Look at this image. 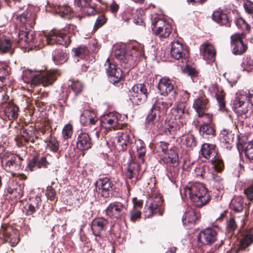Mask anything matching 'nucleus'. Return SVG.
Masks as SVG:
<instances>
[{
	"instance_id": "obj_1",
	"label": "nucleus",
	"mask_w": 253,
	"mask_h": 253,
	"mask_svg": "<svg viewBox=\"0 0 253 253\" xmlns=\"http://www.w3.org/2000/svg\"><path fill=\"white\" fill-rule=\"evenodd\" d=\"M16 20L21 25L18 35V43L20 46H36L34 32L32 30L35 24L36 15L29 10L21 14H17Z\"/></svg>"
},
{
	"instance_id": "obj_2",
	"label": "nucleus",
	"mask_w": 253,
	"mask_h": 253,
	"mask_svg": "<svg viewBox=\"0 0 253 253\" xmlns=\"http://www.w3.org/2000/svg\"><path fill=\"white\" fill-rule=\"evenodd\" d=\"M183 194L189 197L197 207L201 208L211 200L208 189L200 183H189L183 188Z\"/></svg>"
},
{
	"instance_id": "obj_3",
	"label": "nucleus",
	"mask_w": 253,
	"mask_h": 253,
	"mask_svg": "<svg viewBox=\"0 0 253 253\" xmlns=\"http://www.w3.org/2000/svg\"><path fill=\"white\" fill-rule=\"evenodd\" d=\"M77 27L73 24H69L61 30L53 29L46 35V40L48 44L54 43L61 44L67 47L71 42V37L75 35Z\"/></svg>"
},
{
	"instance_id": "obj_4",
	"label": "nucleus",
	"mask_w": 253,
	"mask_h": 253,
	"mask_svg": "<svg viewBox=\"0 0 253 253\" xmlns=\"http://www.w3.org/2000/svg\"><path fill=\"white\" fill-rule=\"evenodd\" d=\"M200 155L210 161L216 171L221 172L223 170L224 163L215 144L204 143L201 148Z\"/></svg>"
},
{
	"instance_id": "obj_5",
	"label": "nucleus",
	"mask_w": 253,
	"mask_h": 253,
	"mask_svg": "<svg viewBox=\"0 0 253 253\" xmlns=\"http://www.w3.org/2000/svg\"><path fill=\"white\" fill-rule=\"evenodd\" d=\"M37 131L35 126H26L22 127L19 133L17 135L14 140L16 142V146L19 148H22V151L26 154L27 152L28 145L30 142L35 146L39 145V143H36L35 139H38L39 138L36 136Z\"/></svg>"
},
{
	"instance_id": "obj_6",
	"label": "nucleus",
	"mask_w": 253,
	"mask_h": 253,
	"mask_svg": "<svg viewBox=\"0 0 253 253\" xmlns=\"http://www.w3.org/2000/svg\"><path fill=\"white\" fill-rule=\"evenodd\" d=\"M1 167L13 176L16 175L15 171L23 169L24 159L19 155L10 152H5L0 156Z\"/></svg>"
},
{
	"instance_id": "obj_7",
	"label": "nucleus",
	"mask_w": 253,
	"mask_h": 253,
	"mask_svg": "<svg viewBox=\"0 0 253 253\" xmlns=\"http://www.w3.org/2000/svg\"><path fill=\"white\" fill-rule=\"evenodd\" d=\"M236 95L233 101L232 108L238 116L245 114L249 111V103L253 106V90H249L248 93L241 92Z\"/></svg>"
},
{
	"instance_id": "obj_8",
	"label": "nucleus",
	"mask_w": 253,
	"mask_h": 253,
	"mask_svg": "<svg viewBox=\"0 0 253 253\" xmlns=\"http://www.w3.org/2000/svg\"><path fill=\"white\" fill-rule=\"evenodd\" d=\"M115 56L122 67L129 69L135 65L138 53L134 48L126 50L125 47H121L115 49Z\"/></svg>"
},
{
	"instance_id": "obj_9",
	"label": "nucleus",
	"mask_w": 253,
	"mask_h": 253,
	"mask_svg": "<svg viewBox=\"0 0 253 253\" xmlns=\"http://www.w3.org/2000/svg\"><path fill=\"white\" fill-rule=\"evenodd\" d=\"M9 96L4 92L0 91V107L3 109V119L13 121L16 120L19 116V108L13 102L10 101Z\"/></svg>"
},
{
	"instance_id": "obj_10",
	"label": "nucleus",
	"mask_w": 253,
	"mask_h": 253,
	"mask_svg": "<svg viewBox=\"0 0 253 253\" xmlns=\"http://www.w3.org/2000/svg\"><path fill=\"white\" fill-rule=\"evenodd\" d=\"M151 30L154 35L162 40L169 37L172 27L171 24L165 19L155 17L152 22Z\"/></svg>"
},
{
	"instance_id": "obj_11",
	"label": "nucleus",
	"mask_w": 253,
	"mask_h": 253,
	"mask_svg": "<svg viewBox=\"0 0 253 253\" xmlns=\"http://www.w3.org/2000/svg\"><path fill=\"white\" fill-rule=\"evenodd\" d=\"M105 70L110 83L118 87L122 86L125 75L123 72L113 62L107 59L105 64Z\"/></svg>"
},
{
	"instance_id": "obj_12",
	"label": "nucleus",
	"mask_w": 253,
	"mask_h": 253,
	"mask_svg": "<svg viewBox=\"0 0 253 253\" xmlns=\"http://www.w3.org/2000/svg\"><path fill=\"white\" fill-rule=\"evenodd\" d=\"M126 202L115 201L111 203L105 210V214L113 219H124L127 210Z\"/></svg>"
},
{
	"instance_id": "obj_13",
	"label": "nucleus",
	"mask_w": 253,
	"mask_h": 253,
	"mask_svg": "<svg viewBox=\"0 0 253 253\" xmlns=\"http://www.w3.org/2000/svg\"><path fill=\"white\" fill-rule=\"evenodd\" d=\"M148 94L146 85L138 84L133 85L129 90V99L133 105H140L146 101Z\"/></svg>"
},
{
	"instance_id": "obj_14",
	"label": "nucleus",
	"mask_w": 253,
	"mask_h": 253,
	"mask_svg": "<svg viewBox=\"0 0 253 253\" xmlns=\"http://www.w3.org/2000/svg\"><path fill=\"white\" fill-rule=\"evenodd\" d=\"M95 187L97 189L98 193L104 198H108L110 194L115 191V184L108 177L104 175H100L99 178L94 183Z\"/></svg>"
},
{
	"instance_id": "obj_15",
	"label": "nucleus",
	"mask_w": 253,
	"mask_h": 253,
	"mask_svg": "<svg viewBox=\"0 0 253 253\" xmlns=\"http://www.w3.org/2000/svg\"><path fill=\"white\" fill-rule=\"evenodd\" d=\"M116 138V145L119 151L126 150L128 146L133 147V142L136 140L131 130L129 129L122 130L118 132Z\"/></svg>"
},
{
	"instance_id": "obj_16",
	"label": "nucleus",
	"mask_w": 253,
	"mask_h": 253,
	"mask_svg": "<svg viewBox=\"0 0 253 253\" xmlns=\"http://www.w3.org/2000/svg\"><path fill=\"white\" fill-rule=\"evenodd\" d=\"M18 230L9 224H2L0 229V238L8 242L12 247L15 246L19 241Z\"/></svg>"
},
{
	"instance_id": "obj_17",
	"label": "nucleus",
	"mask_w": 253,
	"mask_h": 253,
	"mask_svg": "<svg viewBox=\"0 0 253 253\" xmlns=\"http://www.w3.org/2000/svg\"><path fill=\"white\" fill-rule=\"evenodd\" d=\"M60 75V72L57 70H50L45 72L37 74L33 79L34 85H38L42 84L43 86H47L52 85Z\"/></svg>"
},
{
	"instance_id": "obj_18",
	"label": "nucleus",
	"mask_w": 253,
	"mask_h": 253,
	"mask_svg": "<svg viewBox=\"0 0 253 253\" xmlns=\"http://www.w3.org/2000/svg\"><path fill=\"white\" fill-rule=\"evenodd\" d=\"M158 88L161 94L164 96H167L170 93H172L173 99H175L178 94L177 91V86L175 85L174 81L166 77L159 80Z\"/></svg>"
},
{
	"instance_id": "obj_19",
	"label": "nucleus",
	"mask_w": 253,
	"mask_h": 253,
	"mask_svg": "<svg viewBox=\"0 0 253 253\" xmlns=\"http://www.w3.org/2000/svg\"><path fill=\"white\" fill-rule=\"evenodd\" d=\"M217 232L212 228H207L202 230L197 236L198 245L201 247L212 244L217 239Z\"/></svg>"
},
{
	"instance_id": "obj_20",
	"label": "nucleus",
	"mask_w": 253,
	"mask_h": 253,
	"mask_svg": "<svg viewBox=\"0 0 253 253\" xmlns=\"http://www.w3.org/2000/svg\"><path fill=\"white\" fill-rule=\"evenodd\" d=\"M245 37L244 33H235L231 36V43L235 55H241L246 51L248 46L244 43Z\"/></svg>"
},
{
	"instance_id": "obj_21",
	"label": "nucleus",
	"mask_w": 253,
	"mask_h": 253,
	"mask_svg": "<svg viewBox=\"0 0 253 253\" xmlns=\"http://www.w3.org/2000/svg\"><path fill=\"white\" fill-rule=\"evenodd\" d=\"M163 203L164 200L162 197H155L148 206L145 216L150 217L154 215H163L164 211Z\"/></svg>"
},
{
	"instance_id": "obj_22",
	"label": "nucleus",
	"mask_w": 253,
	"mask_h": 253,
	"mask_svg": "<svg viewBox=\"0 0 253 253\" xmlns=\"http://www.w3.org/2000/svg\"><path fill=\"white\" fill-rule=\"evenodd\" d=\"M170 55L176 59H186L188 56V50L187 47L177 41L171 43Z\"/></svg>"
},
{
	"instance_id": "obj_23",
	"label": "nucleus",
	"mask_w": 253,
	"mask_h": 253,
	"mask_svg": "<svg viewBox=\"0 0 253 253\" xmlns=\"http://www.w3.org/2000/svg\"><path fill=\"white\" fill-rule=\"evenodd\" d=\"M50 163L45 156L40 157L39 155H36L29 160L26 169L33 171L38 169H47Z\"/></svg>"
},
{
	"instance_id": "obj_24",
	"label": "nucleus",
	"mask_w": 253,
	"mask_h": 253,
	"mask_svg": "<svg viewBox=\"0 0 253 253\" xmlns=\"http://www.w3.org/2000/svg\"><path fill=\"white\" fill-rule=\"evenodd\" d=\"M200 212L190 208H187L183 215L182 221L184 226L188 228H192L196 223V222L200 220Z\"/></svg>"
},
{
	"instance_id": "obj_25",
	"label": "nucleus",
	"mask_w": 253,
	"mask_h": 253,
	"mask_svg": "<svg viewBox=\"0 0 253 253\" xmlns=\"http://www.w3.org/2000/svg\"><path fill=\"white\" fill-rule=\"evenodd\" d=\"M109 224L108 219L104 217L94 219L91 224V228L93 234L95 237H100L103 231H105Z\"/></svg>"
},
{
	"instance_id": "obj_26",
	"label": "nucleus",
	"mask_w": 253,
	"mask_h": 253,
	"mask_svg": "<svg viewBox=\"0 0 253 253\" xmlns=\"http://www.w3.org/2000/svg\"><path fill=\"white\" fill-rule=\"evenodd\" d=\"M209 100L204 95L195 99L193 102V107L198 113L199 117H202L204 112L209 108Z\"/></svg>"
},
{
	"instance_id": "obj_27",
	"label": "nucleus",
	"mask_w": 253,
	"mask_h": 253,
	"mask_svg": "<svg viewBox=\"0 0 253 253\" xmlns=\"http://www.w3.org/2000/svg\"><path fill=\"white\" fill-rule=\"evenodd\" d=\"M172 101L170 99L157 98L156 99L152 107L163 116L166 114L168 109L172 106Z\"/></svg>"
},
{
	"instance_id": "obj_28",
	"label": "nucleus",
	"mask_w": 253,
	"mask_h": 253,
	"mask_svg": "<svg viewBox=\"0 0 253 253\" xmlns=\"http://www.w3.org/2000/svg\"><path fill=\"white\" fill-rule=\"evenodd\" d=\"M92 142L90 135L86 132H81L77 137V147L82 151L91 148Z\"/></svg>"
},
{
	"instance_id": "obj_29",
	"label": "nucleus",
	"mask_w": 253,
	"mask_h": 253,
	"mask_svg": "<svg viewBox=\"0 0 253 253\" xmlns=\"http://www.w3.org/2000/svg\"><path fill=\"white\" fill-rule=\"evenodd\" d=\"M118 122L117 116L112 112H110L104 115L100 120V124L103 127L105 128H113L117 129V125Z\"/></svg>"
},
{
	"instance_id": "obj_30",
	"label": "nucleus",
	"mask_w": 253,
	"mask_h": 253,
	"mask_svg": "<svg viewBox=\"0 0 253 253\" xmlns=\"http://www.w3.org/2000/svg\"><path fill=\"white\" fill-rule=\"evenodd\" d=\"M42 200L39 196H36L30 199V202L24 207L25 213L27 215H32L36 212L41 208Z\"/></svg>"
},
{
	"instance_id": "obj_31",
	"label": "nucleus",
	"mask_w": 253,
	"mask_h": 253,
	"mask_svg": "<svg viewBox=\"0 0 253 253\" xmlns=\"http://www.w3.org/2000/svg\"><path fill=\"white\" fill-rule=\"evenodd\" d=\"M187 105L183 103H178L177 105L171 109V116L174 121H182L189 113L186 110Z\"/></svg>"
},
{
	"instance_id": "obj_32",
	"label": "nucleus",
	"mask_w": 253,
	"mask_h": 253,
	"mask_svg": "<svg viewBox=\"0 0 253 253\" xmlns=\"http://www.w3.org/2000/svg\"><path fill=\"white\" fill-rule=\"evenodd\" d=\"M97 121L96 114L93 111L85 110L80 117V122L84 126L94 125Z\"/></svg>"
},
{
	"instance_id": "obj_33",
	"label": "nucleus",
	"mask_w": 253,
	"mask_h": 253,
	"mask_svg": "<svg viewBox=\"0 0 253 253\" xmlns=\"http://www.w3.org/2000/svg\"><path fill=\"white\" fill-rule=\"evenodd\" d=\"M200 52L204 59L214 60L216 51L214 46L209 43H204L200 46Z\"/></svg>"
},
{
	"instance_id": "obj_34",
	"label": "nucleus",
	"mask_w": 253,
	"mask_h": 253,
	"mask_svg": "<svg viewBox=\"0 0 253 253\" xmlns=\"http://www.w3.org/2000/svg\"><path fill=\"white\" fill-rule=\"evenodd\" d=\"M54 10L61 18L66 20H70L74 16L73 10L68 4L55 6Z\"/></svg>"
},
{
	"instance_id": "obj_35",
	"label": "nucleus",
	"mask_w": 253,
	"mask_h": 253,
	"mask_svg": "<svg viewBox=\"0 0 253 253\" xmlns=\"http://www.w3.org/2000/svg\"><path fill=\"white\" fill-rule=\"evenodd\" d=\"M75 4L82 8H86V13L88 15H93L98 12L96 5L91 3V0H74Z\"/></svg>"
},
{
	"instance_id": "obj_36",
	"label": "nucleus",
	"mask_w": 253,
	"mask_h": 253,
	"mask_svg": "<svg viewBox=\"0 0 253 253\" xmlns=\"http://www.w3.org/2000/svg\"><path fill=\"white\" fill-rule=\"evenodd\" d=\"M162 116H163L162 114L152 107L146 118V123L148 125H154L157 127L161 126L160 122Z\"/></svg>"
},
{
	"instance_id": "obj_37",
	"label": "nucleus",
	"mask_w": 253,
	"mask_h": 253,
	"mask_svg": "<svg viewBox=\"0 0 253 253\" xmlns=\"http://www.w3.org/2000/svg\"><path fill=\"white\" fill-rule=\"evenodd\" d=\"M253 243V227L250 229V233L244 236L240 241L238 247L236 250L235 253H239L244 251Z\"/></svg>"
},
{
	"instance_id": "obj_38",
	"label": "nucleus",
	"mask_w": 253,
	"mask_h": 253,
	"mask_svg": "<svg viewBox=\"0 0 253 253\" xmlns=\"http://www.w3.org/2000/svg\"><path fill=\"white\" fill-rule=\"evenodd\" d=\"M213 21L220 24L225 25L226 27H230L231 22L227 15L221 10H216L212 15Z\"/></svg>"
},
{
	"instance_id": "obj_39",
	"label": "nucleus",
	"mask_w": 253,
	"mask_h": 253,
	"mask_svg": "<svg viewBox=\"0 0 253 253\" xmlns=\"http://www.w3.org/2000/svg\"><path fill=\"white\" fill-rule=\"evenodd\" d=\"M237 147L240 150H244L247 158L250 161H253V141L248 143H242L240 140L237 144Z\"/></svg>"
},
{
	"instance_id": "obj_40",
	"label": "nucleus",
	"mask_w": 253,
	"mask_h": 253,
	"mask_svg": "<svg viewBox=\"0 0 253 253\" xmlns=\"http://www.w3.org/2000/svg\"><path fill=\"white\" fill-rule=\"evenodd\" d=\"M199 132L203 137H209L215 135V128L214 124L209 123H203L199 128Z\"/></svg>"
},
{
	"instance_id": "obj_41",
	"label": "nucleus",
	"mask_w": 253,
	"mask_h": 253,
	"mask_svg": "<svg viewBox=\"0 0 253 253\" xmlns=\"http://www.w3.org/2000/svg\"><path fill=\"white\" fill-rule=\"evenodd\" d=\"M184 124L182 121H173L169 122L166 128V132H169L171 135H175L178 131H182Z\"/></svg>"
},
{
	"instance_id": "obj_42",
	"label": "nucleus",
	"mask_w": 253,
	"mask_h": 253,
	"mask_svg": "<svg viewBox=\"0 0 253 253\" xmlns=\"http://www.w3.org/2000/svg\"><path fill=\"white\" fill-rule=\"evenodd\" d=\"M10 68L5 63L0 62V89L6 85L7 78L9 75Z\"/></svg>"
},
{
	"instance_id": "obj_43",
	"label": "nucleus",
	"mask_w": 253,
	"mask_h": 253,
	"mask_svg": "<svg viewBox=\"0 0 253 253\" xmlns=\"http://www.w3.org/2000/svg\"><path fill=\"white\" fill-rule=\"evenodd\" d=\"M167 175L172 182H175L178 177L179 168L178 164L167 165Z\"/></svg>"
},
{
	"instance_id": "obj_44",
	"label": "nucleus",
	"mask_w": 253,
	"mask_h": 253,
	"mask_svg": "<svg viewBox=\"0 0 253 253\" xmlns=\"http://www.w3.org/2000/svg\"><path fill=\"white\" fill-rule=\"evenodd\" d=\"M12 41L10 38L2 36L0 37V53L4 54L12 50Z\"/></svg>"
},
{
	"instance_id": "obj_45",
	"label": "nucleus",
	"mask_w": 253,
	"mask_h": 253,
	"mask_svg": "<svg viewBox=\"0 0 253 253\" xmlns=\"http://www.w3.org/2000/svg\"><path fill=\"white\" fill-rule=\"evenodd\" d=\"M52 59L57 65L63 64L67 59V54L61 49H56L52 53Z\"/></svg>"
},
{
	"instance_id": "obj_46",
	"label": "nucleus",
	"mask_w": 253,
	"mask_h": 253,
	"mask_svg": "<svg viewBox=\"0 0 253 253\" xmlns=\"http://www.w3.org/2000/svg\"><path fill=\"white\" fill-rule=\"evenodd\" d=\"M135 145H136L138 158L140 159L142 163H143L144 162V157L146 152L145 144L142 140L138 139L135 140Z\"/></svg>"
},
{
	"instance_id": "obj_47",
	"label": "nucleus",
	"mask_w": 253,
	"mask_h": 253,
	"mask_svg": "<svg viewBox=\"0 0 253 253\" xmlns=\"http://www.w3.org/2000/svg\"><path fill=\"white\" fill-rule=\"evenodd\" d=\"M244 202L243 199L238 197L234 198L231 202L230 208L235 212H240L244 209Z\"/></svg>"
},
{
	"instance_id": "obj_48",
	"label": "nucleus",
	"mask_w": 253,
	"mask_h": 253,
	"mask_svg": "<svg viewBox=\"0 0 253 253\" xmlns=\"http://www.w3.org/2000/svg\"><path fill=\"white\" fill-rule=\"evenodd\" d=\"M14 184L13 181L9 183L6 188V192L10 194H14L16 198H20L23 195L20 187L17 184L14 185Z\"/></svg>"
},
{
	"instance_id": "obj_49",
	"label": "nucleus",
	"mask_w": 253,
	"mask_h": 253,
	"mask_svg": "<svg viewBox=\"0 0 253 253\" xmlns=\"http://www.w3.org/2000/svg\"><path fill=\"white\" fill-rule=\"evenodd\" d=\"M182 140L183 145H185L187 148L192 150L196 146L197 144L195 137L191 134L183 135Z\"/></svg>"
},
{
	"instance_id": "obj_50",
	"label": "nucleus",
	"mask_w": 253,
	"mask_h": 253,
	"mask_svg": "<svg viewBox=\"0 0 253 253\" xmlns=\"http://www.w3.org/2000/svg\"><path fill=\"white\" fill-rule=\"evenodd\" d=\"M236 26L242 30L241 33H244V36L250 32L251 27L250 25L242 18L239 17L235 21Z\"/></svg>"
},
{
	"instance_id": "obj_51",
	"label": "nucleus",
	"mask_w": 253,
	"mask_h": 253,
	"mask_svg": "<svg viewBox=\"0 0 253 253\" xmlns=\"http://www.w3.org/2000/svg\"><path fill=\"white\" fill-rule=\"evenodd\" d=\"M71 84L69 85L71 89L74 93L75 96L81 94L83 91L84 85L79 81H71Z\"/></svg>"
},
{
	"instance_id": "obj_52",
	"label": "nucleus",
	"mask_w": 253,
	"mask_h": 253,
	"mask_svg": "<svg viewBox=\"0 0 253 253\" xmlns=\"http://www.w3.org/2000/svg\"><path fill=\"white\" fill-rule=\"evenodd\" d=\"M178 156L173 149H170L169 152L167 157L163 159V161L167 165L178 164Z\"/></svg>"
},
{
	"instance_id": "obj_53",
	"label": "nucleus",
	"mask_w": 253,
	"mask_h": 253,
	"mask_svg": "<svg viewBox=\"0 0 253 253\" xmlns=\"http://www.w3.org/2000/svg\"><path fill=\"white\" fill-rule=\"evenodd\" d=\"M226 93L221 90L217 92L216 93V98L218 104L219 109L223 112H227V109L226 107V103L225 101V97Z\"/></svg>"
},
{
	"instance_id": "obj_54",
	"label": "nucleus",
	"mask_w": 253,
	"mask_h": 253,
	"mask_svg": "<svg viewBox=\"0 0 253 253\" xmlns=\"http://www.w3.org/2000/svg\"><path fill=\"white\" fill-rule=\"evenodd\" d=\"M75 56L78 57L81 59H84L89 54V50L87 47L84 45H80L72 49Z\"/></svg>"
},
{
	"instance_id": "obj_55",
	"label": "nucleus",
	"mask_w": 253,
	"mask_h": 253,
	"mask_svg": "<svg viewBox=\"0 0 253 253\" xmlns=\"http://www.w3.org/2000/svg\"><path fill=\"white\" fill-rule=\"evenodd\" d=\"M241 67L243 71L248 72L253 71V59L249 56H246L243 59Z\"/></svg>"
},
{
	"instance_id": "obj_56",
	"label": "nucleus",
	"mask_w": 253,
	"mask_h": 253,
	"mask_svg": "<svg viewBox=\"0 0 253 253\" xmlns=\"http://www.w3.org/2000/svg\"><path fill=\"white\" fill-rule=\"evenodd\" d=\"M140 169V166L137 163L131 164L128 168L126 176L127 178L131 179L133 177L134 171L138 172Z\"/></svg>"
},
{
	"instance_id": "obj_57",
	"label": "nucleus",
	"mask_w": 253,
	"mask_h": 253,
	"mask_svg": "<svg viewBox=\"0 0 253 253\" xmlns=\"http://www.w3.org/2000/svg\"><path fill=\"white\" fill-rule=\"evenodd\" d=\"M45 142L47 143V147L51 151L56 152L58 150L59 143L55 138L51 136L50 139L48 140L45 141Z\"/></svg>"
},
{
	"instance_id": "obj_58",
	"label": "nucleus",
	"mask_w": 253,
	"mask_h": 253,
	"mask_svg": "<svg viewBox=\"0 0 253 253\" xmlns=\"http://www.w3.org/2000/svg\"><path fill=\"white\" fill-rule=\"evenodd\" d=\"M130 220L132 222L140 220L141 218V211L140 209L133 208L129 211Z\"/></svg>"
},
{
	"instance_id": "obj_59",
	"label": "nucleus",
	"mask_w": 253,
	"mask_h": 253,
	"mask_svg": "<svg viewBox=\"0 0 253 253\" xmlns=\"http://www.w3.org/2000/svg\"><path fill=\"white\" fill-rule=\"evenodd\" d=\"M221 137L225 143L230 144L233 141L234 134L232 132H229L226 130H223L221 133Z\"/></svg>"
},
{
	"instance_id": "obj_60",
	"label": "nucleus",
	"mask_w": 253,
	"mask_h": 253,
	"mask_svg": "<svg viewBox=\"0 0 253 253\" xmlns=\"http://www.w3.org/2000/svg\"><path fill=\"white\" fill-rule=\"evenodd\" d=\"M207 168L206 166L199 165L194 169V174L197 177H201L203 178L206 176L207 172L206 169Z\"/></svg>"
},
{
	"instance_id": "obj_61",
	"label": "nucleus",
	"mask_w": 253,
	"mask_h": 253,
	"mask_svg": "<svg viewBox=\"0 0 253 253\" xmlns=\"http://www.w3.org/2000/svg\"><path fill=\"white\" fill-rule=\"evenodd\" d=\"M73 133V127L71 124L66 125L62 130V135L65 139H67L72 137Z\"/></svg>"
},
{
	"instance_id": "obj_62",
	"label": "nucleus",
	"mask_w": 253,
	"mask_h": 253,
	"mask_svg": "<svg viewBox=\"0 0 253 253\" xmlns=\"http://www.w3.org/2000/svg\"><path fill=\"white\" fill-rule=\"evenodd\" d=\"M37 74L31 72L30 70L25 71L23 74V78L25 82L31 83L32 84L34 85L33 79L36 77Z\"/></svg>"
},
{
	"instance_id": "obj_63",
	"label": "nucleus",
	"mask_w": 253,
	"mask_h": 253,
	"mask_svg": "<svg viewBox=\"0 0 253 253\" xmlns=\"http://www.w3.org/2000/svg\"><path fill=\"white\" fill-rule=\"evenodd\" d=\"M45 195L48 200L53 201L56 196L55 189L51 186H47L45 191Z\"/></svg>"
},
{
	"instance_id": "obj_64",
	"label": "nucleus",
	"mask_w": 253,
	"mask_h": 253,
	"mask_svg": "<svg viewBox=\"0 0 253 253\" xmlns=\"http://www.w3.org/2000/svg\"><path fill=\"white\" fill-rule=\"evenodd\" d=\"M243 6L246 12L253 17V2L250 0L244 1Z\"/></svg>"
}]
</instances>
